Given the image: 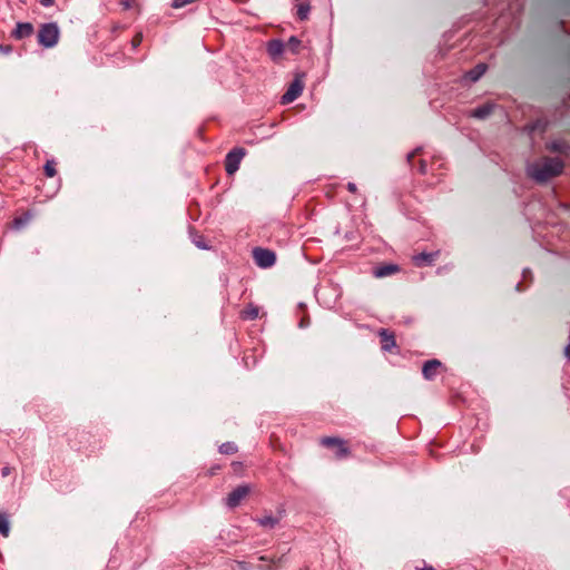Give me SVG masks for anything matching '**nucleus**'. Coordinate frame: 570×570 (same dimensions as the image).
<instances>
[{"instance_id": "nucleus-9", "label": "nucleus", "mask_w": 570, "mask_h": 570, "mask_svg": "<svg viewBox=\"0 0 570 570\" xmlns=\"http://www.w3.org/2000/svg\"><path fill=\"white\" fill-rule=\"evenodd\" d=\"M439 252L420 253L413 256V262L416 266L431 265L438 257Z\"/></svg>"}, {"instance_id": "nucleus-18", "label": "nucleus", "mask_w": 570, "mask_h": 570, "mask_svg": "<svg viewBox=\"0 0 570 570\" xmlns=\"http://www.w3.org/2000/svg\"><path fill=\"white\" fill-rule=\"evenodd\" d=\"M32 218L31 213H26L23 216L18 217L13 220V226L17 229L24 227Z\"/></svg>"}, {"instance_id": "nucleus-3", "label": "nucleus", "mask_w": 570, "mask_h": 570, "mask_svg": "<svg viewBox=\"0 0 570 570\" xmlns=\"http://www.w3.org/2000/svg\"><path fill=\"white\" fill-rule=\"evenodd\" d=\"M245 156L244 148H234L226 155L225 169L228 175H234L240 165L242 159Z\"/></svg>"}, {"instance_id": "nucleus-7", "label": "nucleus", "mask_w": 570, "mask_h": 570, "mask_svg": "<svg viewBox=\"0 0 570 570\" xmlns=\"http://www.w3.org/2000/svg\"><path fill=\"white\" fill-rule=\"evenodd\" d=\"M321 444L328 446V448H335L336 456L338 459L345 458L348 454V449L345 444V441H343L338 438H324L321 440Z\"/></svg>"}, {"instance_id": "nucleus-30", "label": "nucleus", "mask_w": 570, "mask_h": 570, "mask_svg": "<svg viewBox=\"0 0 570 570\" xmlns=\"http://www.w3.org/2000/svg\"><path fill=\"white\" fill-rule=\"evenodd\" d=\"M347 189L352 193H354L356 190V185L354 183H348L347 184Z\"/></svg>"}, {"instance_id": "nucleus-22", "label": "nucleus", "mask_w": 570, "mask_h": 570, "mask_svg": "<svg viewBox=\"0 0 570 570\" xmlns=\"http://www.w3.org/2000/svg\"><path fill=\"white\" fill-rule=\"evenodd\" d=\"M285 562V556H281L279 558H271V566L266 568H261L262 570H277V564Z\"/></svg>"}, {"instance_id": "nucleus-34", "label": "nucleus", "mask_w": 570, "mask_h": 570, "mask_svg": "<svg viewBox=\"0 0 570 570\" xmlns=\"http://www.w3.org/2000/svg\"><path fill=\"white\" fill-rule=\"evenodd\" d=\"M301 327H304L305 326V321H302L301 324H299Z\"/></svg>"}, {"instance_id": "nucleus-11", "label": "nucleus", "mask_w": 570, "mask_h": 570, "mask_svg": "<svg viewBox=\"0 0 570 570\" xmlns=\"http://www.w3.org/2000/svg\"><path fill=\"white\" fill-rule=\"evenodd\" d=\"M284 43L281 40H272L268 42L267 51L273 59L279 58L284 52Z\"/></svg>"}, {"instance_id": "nucleus-23", "label": "nucleus", "mask_w": 570, "mask_h": 570, "mask_svg": "<svg viewBox=\"0 0 570 570\" xmlns=\"http://www.w3.org/2000/svg\"><path fill=\"white\" fill-rule=\"evenodd\" d=\"M45 173L48 177H53L56 175L55 161L48 160L45 165Z\"/></svg>"}, {"instance_id": "nucleus-5", "label": "nucleus", "mask_w": 570, "mask_h": 570, "mask_svg": "<svg viewBox=\"0 0 570 570\" xmlns=\"http://www.w3.org/2000/svg\"><path fill=\"white\" fill-rule=\"evenodd\" d=\"M250 492V488L247 484L238 485L234 489L226 498V505L230 509L236 508L243 499Z\"/></svg>"}, {"instance_id": "nucleus-17", "label": "nucleus", "mask_w": 570, "mask_h": 570, "mask_svg": "<svg viewBox=\"0 0 570 570\" xmlns=\"http://www.w3.org/2000/svg\"><path fill=\"white\" fill-rule=\"evenodd\" d=\"M0 533L3 537H8L10 533V521L9 517L6 513L0 511Z\"/></svg>"}, {"instance_id": "nucleus-31", "label": "nucleus", "mask_w": 570, "mask_h": 570, "mask_svg": "<svg viewBox=\"0 0 570 570\" xmlns=\"http://www.w3.org/2000/svg\"><path fill=\"white\" fill-rule=\"evenodd\" d=\"M140 40H141L140 38L135 39V40L132 41V46H134V47H137V46L140 43Z\"/></svg>"}, {"instance_id": "nucleus-13", "label": "nucleus", "mask_w": 570, "mask_h": 570, "mask_svg": "<svg viewBox=\"0 0 570 570\" xmlns=\"http://www.w3.org/2000/svg\"><path fill=\"white\" fill-rule=\"evenodd\" d=\"M380 336L382 338V348L384 351H391L395 346V338L393 334L389 333L386 330H382L380 332Z\"/></svg>"}, {"instance_id": "nucleus-15", "label": "nucleus", "mask_w": 570, "mask_h": 570, "mask_svg": "<svg viewBox=\"0 0 570 570\" xmlns=\"http://www.w3.org/2000/svg\"><path fill=\"white\" fill-rule=\"evenodd\" d=\"M256 522L265 529H274L278 524L279 519L274 515H265L257 519Z\"/></svg>"}, {"instance_id": "nucleus-33", "label": "nucleus", "mask_w": 570, "mask_h": 570, "mask_svg": "<svg viewBox=\"0 0 570 570\" xmlns=\"http://www.w3.org/2000/svg\"><path fill=\"white\" fill-rule=\"evenodd\" d=\"M8 474H9V469H8V468H4V469L2 470V475H4V476H6V475H8Z\"/></svg>"}, {"instance_id": "nucleus-1", "label": "nucleus", "mask_w": 570, "mask_h": 570, "mask_svg": "<svg viewBox=\"0 0 570 570\" xmlns=\"http://www.w3.org/2000/svg\"><path fill=\"white\" fill-rule=\"evenodd\" d=\"M563 164L559 158H546L542 161L530 164L527 168L528 175L539 183L561 173Z\"/></svg>"}, {"instance_id": "nucleus-12", "label": "nucleus", "mask_w": 570, "mask_h": 570, "mask_svg": "<svg viewBox=\"0 0 570 570\" xmlns=\"http://www.w3.org/2000/svg\"><path fill=\"white\" fill-rule=\"evenodd\" d=\"M485 70L487 66L484 63H479L465 73V79L471 82H475L484 75Z\"/></svg>"}, {"instance_id": "nucleus-14", "label": "nucleus", "mask_w": 570, "mask_h": 570, "mask_svg": "<svg viewBox=\"0 0 570 570\" xmlns=\"http://www.w3.org/2000/svg\"><path fill=\"white\" fill-rule=\"evenodd\" d=\"M397 269H399V267L396 265H384V266L375 268L374 276L377 278H382V277L394 274Z\"/></svg>"}, {"instance_id": "nucleus-25", "label": "nucleus", "mask_w": 570, "mask_h": 570, "mask_svg": "<svg viewBox=\"0 0 570 570\" xmlns=\"http://www.w3.org/2000/svg\"><path fill=\"white\" fill-rule=\"evenodd\" d=\"M236 566L239 570H249V566L245 561H236Z\"/></svg>"}, {"instance_id": "nucleus-19", "label": "nucleus", "mask_w": 570, "mask_h": 570, "mask_svg": "<svg viewBox=\"0 0 570 570\" xmlns=\"http://www.w3.org/2000/svg\"><path fill=\"white\" fill-rule=\"evenodd\" d=\"M237 451V446L234 442H225L219 446V452L223 454H233Z\"/></svg>"}, {"instance_id": "nucleus-27", "label": "nucleus", "mask_w": 570, "mask_h": 570, "mask_svg": "<svg viewBox=\"0 0 570 570\" xmlns=\"http://www.w3.org/2000/svg\"><path fill=\"white\" fill-rule=\"evenodd\" d=\"M194 243L198 248H202V249L207 248L206 244L203 240H194Z\"/></svg>"}, {"instance_id": "nucleus-16", "label": "nucleus", "mask_w": 570, "mask_h": 570, "mask_svg": "<svg viewBox=\"0 0 570 570\" xmlns=\"http://www.w3.org/2000/svg\"><path fill=\"white\" fill-rule=\"evenodd\" d=\"M493 107L491 105H483L481 107L475 108L471 116L478 119H484L492 112Z\"/></svg>"}, {"instance_id": "nucleus-24", "label": "nucleus", "mask_w": 570, "mask_h": 570, "mask_svg": "<svg viewBox=\"0 0 570 570\" xmlns=\"http://www.w3.org/2000/svg\"><path fill=\"white\" fill-rule=\"evenodd\" d=\"M288 45L292 47L293 51H295L299 45V40L295 37H291L288 40Z\"/></svg>"}, {"instance_id": "nucleus-28", "label": "nucleus", "mask_w": 570, "mask_h": 570, "mask_svg": "<svg viewBox=\"0 0 570 570\" xmlns=\"http://www.w3.org/2000/svg\"><path fill=\"white\" fill-rule=\"evenodd\" d=\"M55 2V0H41L40 3L43 6V7H50L52 6Z\"/></svg>"}, {"instance_id": "nucleus-8", "label": "nucleus", "mask_w": 570, "mask_h": 570, "mask_svg": "<svg viewBox=\"0 0 570 570\" xmlns=\"http://www.w3.org/2000/svg\"><path fill=\"white\" fill-rule=\"evenodd\" d=\"M441 366L442 364L438 360H430L425 362L422 367V374L424 379L429 381L433 380L436 376L438 371Z\"/></svg>"}, {"instance_id": "nucleus-20", "label": "nucleus", "mask_w": 570, "mask_h": 570, "mask_svg": "<svg viewBox=\"0 0 570 570\" xmlns=\"http://www.w3.org/2000/svg\"><path fill=\"white\" fill-rule=\"evenodd\" d=\"M242 316L245 320H255L258 316V308L255 306H249L242 312Z\"/></svg>"}, {"instance_id": "nucleus-32", "label": "nucleus", "mask_w": 570, "mask_h": 570, "mask_svg": "<svg viewBox=\"0 0 570 570\" xmlns=\"http://www.w3.org/2000/svg\"><path fill=\"white\" fill-rule=\"evenodd\" d=\"M259 560L261 561H269L271 562V558H267L266 556H261Z\"/></svg>"}, {"instance_id": "nucleus-29", "label": "nucleus", "mask_w": 570, "mask_h": 570, "mask_svg": "<svg viewBox=\"0 0 570 570\" xmlns=\"http://www.w3.org/2000/svg\"><path fill=\"white\" fill-rule=\"evenodd\" d=\"M564 355L568 360H570V341L569 343L567 344V346L564 347Z\"/></svg>"}, {"instance_id": "nucleus-4", "label": "nucleus", "mask_w": 570, "mask_h": 570, "mask_svg": "<svg viewBox=\"0 0 570 570\" xmlns=\"http://www.w3.org/2000/svg\"><path fill=\"white\" fill-rule=\"evenodd\" d=\"M253 257L256 265L262 268H268L273 266L276 261L274 252L261 247H257L253 250Z\"/></svg>"}, {"instance_id": "nucleus-10", "label": "nucleus", "mask_w": 570, "mask_h": 570, "mask_svg": "<svg viewBox=\"0 0 570 570\" xmlns=\"http://www.w3.org/2000/svg\"><path fill=\"white\" fill-rule=\"evenodd\" d=\"M33 32V27L29 22H18L16 29L13 31V36L18 39H22L31 36Z\"/></svg>"}, {"instance_id": "nucleus-26", "label": "nucleus", "mask_w": 570, "mask_h": 570, "mask_svg": "<svg viewBox=\"0 0 570 570\" xmlns=\"http://www.w3.org/2000/svg\"><path fill=\"white\" fill-rule=\"evenodd\" d=\"M134 4V1L132 0H124L121 1V6L124 7V9H129L131 8Z\"/></svg>"}, {"instance_id": "nucleus-2", "label": "nucleus", "mask_w": 570, "mask_h": 570, "mask_svg": "<svg viewBox=\"0 0 570 570\" xmlns=\"http://www.w3.org/2000/svg\"><path fill=\"white\" fill-rule=\"evenodd\" d=\"M60 30L56 22L41 24L38 31V42L43 48H53L59 40Z\"/></svg>"}, {"instance_id": "nucleus-21", "label": "nucleus", "mask_w": 570, "mask_h": 570, "mask_svg": "<svg viewBox=\"0 0 570 570\" xmlns=\"http://www.w3.org/2000/svg\"><path fill=\"white\" fill-rule=\"evenodd\" d=\"M309 4L308 3H301L297 8V16L301 20H305L308 17L309 13Z\"/></svg>"}, {"instance_id": "nucleus-6", "label": "nucleus", "mask_w": 570, "mask_h": 570, "mask_svg": "<svg viewBox=\"0 0 570 570\" xmlns=\"http://www.w3.org/2000/svg\"><path fill=\"white\" fill-rule=\"evenodd\" d=\"M304 89L302 78L297 77L288 87L287 91L282 96L283 104H289L301 96Z\"/></svg>"}]
</instances>
